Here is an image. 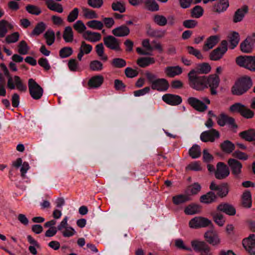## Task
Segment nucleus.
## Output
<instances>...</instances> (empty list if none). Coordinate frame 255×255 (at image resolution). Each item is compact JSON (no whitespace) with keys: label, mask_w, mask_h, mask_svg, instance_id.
Wrapping results in <instances>:
<instances>
[{"label":"nucleus","mask_w":255,"mask_h":255,"mask_svg":"<svg viewBox=\"0 0 255 255\" xmlns=\"http://www.w3.org/2000/svg\"><path fill=\"white\" fill-rule=\"evenodd\" d=\"M248 11L249 7L247 5H244L241 8L237 9L233 15V22L234 23H238L242 21L245 15L248 12Z\"/></svg>","instance_id":"nucleus-21"},{"label":"nucleus","mask_w":255,"mask_h":255,"mask_svg":"<svg viewBox=\"0 0 255 255\" xmlns=\"http://www.w3.org/2000/svg\"><path fill=\"white\" fill-rule=\"evenodd\" d=\"M201 189L200 185L196 182L188 186L187 192H190L192 195H196L201 190Z\"/></svg>","instance_id":"nucleus-61"},{"label":"nucleus","mask_w":255,"mask_h":255,"mask_svg":"<svg viewBox=\"0 0 255 255\" xmlns=\"http://www.w3.org/2000/svg\"><path fill=\"white\" fill-rule=\"evenodd\" d=\"M4 75L7 78V87L10 90H14L15 87L21 92H25L27 90L26 85L24 84L18 76L12 77L9 74L8 69L3 71Z\"/></svg>","instance_id":"nucleus-4"},{"label":"nucleus","mask_w":255,"mask_h":255,"mask_svg":"<svg viewBox=\"0 0 255 255\" xmlns=\"http://www.w3.org/2000/svg\"><path fill=\"white\" fill-rule=\"evenodd\" d=\"M83 37L86 40L95 42L100 41L102 36L100 33L87 30L83 34Z\"/></svg>","instance_id":"nucleus-25"},{"label":"nucleus","mask_w":255,"mask_h":255,"mask_svg":"<svg viewBox=\"0 0 255 255\" xmlns=\"http://www.w3.org/2000/svg\"><path fill=\"white\" fill-rule=\"evenodd\" d=\"M230 174V170L228 166L224 163L219 162L216 165L215 171V177L219 180L226 178Z\"/></svg>","instance_id":"nucleus-13"},{"label":"nucleus","mask_w":255,"mask_h":255,"mask_svg":"<svg viewBox=\"0 0 255 255\" xmlns=\"http://www.w3.org/2000/svg\"><path fill=\"white\" fill-rule=\"evenodd\" d=\"M244 248L251 255H255V235L251 234L243 240Z\"/></svg>","instance_id":"nucleus-16"},{"label":"nucleus","mask_w":255,"mask_h":255,"mask_svg":"<svg viewBox=\"0 0 255 255\" xmlns=\"http://www.w3.org/2000/svg\"><path fill=\"white\" fill-rule=\"evenodd\" d=\"M144 4L145 7L150 11H156L159 10V6L154 0H145Z\"/></svg>","instance_id":"nucleus-48"},{"label":"nucleus","mask_w":255,"mask_h":255,"mask_svg":"<svg viewBox=\"0 0 255 255\" xmlns=\"http://www.w3.org/2000/svg\"><path fill=\"white\" fill-rule=\"evenodd\" d=\"M186 170L199 171L202 170L201 164L199 161H193L189 164L186 167Z\"/></svg>","instance_id":"nucleus-53"},{"label":"nucleus","mask_w":255,"mask_h":255,"mask_svg":"<svg viewBox=\"0 0 255 255\" xmlns=\"http://www.w3.org/2000/svg\"><path fill=\"white\" fill-rule=\"evenodd\" d=\"M229 111L232 113L240 114L242 117L250 119L254 117V112L240 103H236L230 107Z\"/></svg>","instance_id":"nucleus-6"},{"label":"nucleus","mask_w":255,"mask_h":255,"mask_svg":"<svg viewBox=\"0 0 255 255\" xmlns=\"http://www.w3.org/2000/svg\"><path fill=\"white\" fill-rule=\"evenodd\" d=\"M187 103L194 110L202 113L207 110V105L210 104V100L207 97H202L201 100H199L191 97L187 99Z\"/></svg>","instance_id":"nucleus-5"},{"label":"nucleus","mask_w":255,"mask_h":255,"mask_svg":"<svg viewBox=\"0 0 255 255\" xmlns=\"http://www.w3.org/2000/svg\"><path fill=\"white\" fill-rule=\"evenodd\" d=\"M255 46V33L251 36H248L240 44L241 50L246 53H250L252 52Z\"/></svg>","instance_id":"nucleus-12"},{"label":"nucleus","mask_w":255,"mask_h":255,"mask_svg":"<svg viewBox=\"0 0 255 255\" xmlns=\"http://www.w3.org/2000/svg\"><path fill=\"white\" fill-rule=\"evenodd\" d=\"M74 34L71 26H66L63 31V38L66 42H71L73 40Z\"/></svg>","instance_id":"nucleus-38"},{"label":"nucleus","mask_w":255,"mask_h":255,"mask_svg":"<svg viewBox=\"0 0 255 255\" xmlns=\"http://www.w3.org/2000/svg\"><path fill=\"white\" fill-rule=\"evenodd\" d=\"M73 28L79 33L85 32L86 29V27L84 23L80 20L77 21L76 23L73 24Z\"/></svg>","instance_id":"nucleus-60"},{"label":"nucleus","mask_w":255,"mask_h":255,"mask_svg":"<svg viewBox=\"0 0 255 255\" xmlns=\"http://www.w3.org/2000/svg\"><path fill=\"white\" fill-rule=\"evenodd\" d=\"M200 210V207L196 204H191L187 206L184 210L186 215H194L198 213Z\"/></svg>","instance_id":"nucleus-46"},{"label":"nucleus","mask_w":255,"mask_h":255,"mask_svg":"<svg viewBox=\"0 0 255 255\" xmlns=\"http://www.w3.org/2000/svg\"><path fill=\"white\" fill-rule=\"evenodd\" d=\"M112 8L114 11H118L123 13L126 11V7L121 1H114L112 3Z\"/></svg>","instance_id":"nucleus-57"},{"label":"nucleus","mask_w":255,"mask_h":255,"mask_svg":"<svg viewBox=\"0 0 255 255\" xmlns=\"http://www.w3.org/2000/svg\"><path fill=\"white\" fill-rule=\"evenodd\" d=\"M228 39L230 43V48L234 49L238 44L240 41V35L238 32L233 31L228 35Z\"/></svg>","instance_id":"nucleus-30"},{"label":"nucleus","mask_w":255,"mask_h":255,"mask_svg":"<svg viewBox=\"0 0 255 255\" xmlns=\"http://www.w3.org/2000/svg\"><path fill=\"white\" fill-rule=\"evenodd\" d=\"M219 132L214 128L204 131L200 134V139L204 142H214L216 139L219 138Z\"/></svg>","instance_id":"nucleus-14"},{"label":"nucleus","mask_w":255,"mask_h":255,"mask_svg":"<svg viewBox=\"0 0 255 255\" xmlns=\"http://www.w3.org/2000/svg\"><path fill=\"white\" fill-rule=\"evenodd\" d=\"M191 228L198 229L205 228L207 226L213 227V225L211 220L203 217H195L192 219L189 223Z\"/></svg>","instance_id":"nucleus-9"},{"label":"nucleus","mask_w":255,"mask_h":255,"mask_svg":"<svg viewBox=\"0 0 255 255\" xmlns=\"http://www.w3.org/2000/svg\"><path fill=\"white\" fill-rule=\"evenodd\" d=\"M126 61L122 58H115L113 59L112 62V65L118 68H121L126 66Z\"/></svg>","instance_id":"nucleus-59"},{"label":"nucleus","mask_w":255,"mask_h":255,"mask_svg":"<svg viewBox=\"0 0 255 255\" xmlns=\"http://www.w3.org/2000/svg\"><path fill=\"white\" fill-rule=\"evenodd\" d=\"M162 100L167 104L171 106H177L182 103V100L180 96L171 94H166L162 97Z\"/></svg>","instance_id":"nucleus-18"},{"label":"nucleus","mask_w":255,"mask_h":255,"mask_svg":"<svg viewBox=\"0 0 255 255\" xmlns=\"http://www.w3.org/2000/svg\"><path fill=\"white\" fill-rule=\"evenodd\" d=\"M218 212H223L229 216L236 214V210L233 205L228 203H221L217 207Z\"/></svg>","instance_id":"nucleus-19"},{"label":"nucleus","mask_w":255,"mask_h":255,"mask_svg":"<svg viewBox=\"0 0 255 255\" xmlns=\"http://www.w3.org/2000/svg\"><path fill=\"white\" fill-rule=\"evenodd\" d=\"M203 8L200 5H196L191 11V16L192 17L198 18L203 14Z\"/></svg>","instance_id":"nucleus-49"},{"label":"nucleus","mask_w":255,"mask_h":255,"mask_svg":"<svg viewBox=\"0 0 255 255\" xmlns=\"http://www.w3.org/2000/svg\"><path fill=\"white\" fill-rule=\"evenodd\" d=\"M28 86L30 95L33 99L37 100L42 97L43 94V90L34 80L32 78L29 79L28 82Z\"/></svg>","instance_id":"nucleus-8"},{"label":"nucleus","mask_w":255,"mask_h":255,"mask_svg":"<svg viewBox=\"0 0 255 255\" xmlns=\"http://www.w3.org/2000/svg\"><path fill=\"white\" fill-rule=\"evenodd\" d=\"M104 43L105 46L115 51H120V40L112 35H108L103 39Z\"/></svg>","instance_id":"nucleus-15"},{"label":"nucleus","mask_w":255,"mask_h":255,"mask_svg":"<svg viewBox=\"0 0 255 255\" xmlns=\"http://www.w3.org/2000/svg\"><path fill=\"white\" fill-rule=\"evenodd\" d=\"M191 246L195 252L200 253V255H213L210 247L205 242L193 240Z\"/></svg>","instance_id":"nucleus-10"},{"label":"nucleus","mask_w":255,"mask_h":255,"mask_svg":"<svg viewBox=\"0 0 255 255\" xmlns=\"http://www.w3.org/2000/svg\"><path fill=\"white\" fill-rule=\"evenodd\" d=\"M211 67L210 65L207 63H203L198 64L195 68V73L198 74H207L211 70Z\"/></svg>","instance_id":"nucleus-35"},{"label":"nucleus","mask_w":255,"mask_h":255,"mask_svg":"<svg viewBox=\"0 0 255 255\" xmlns=\"http://www.w3.org/2000/svg\"><path fill=\"white\" fill-rule=\"evenodd\" d=\"M153 21L155 23L159 26H164L167 24V20L166 18L161 15L156 14L153 17Z\"/></svg>","instance_id":"nucleus-58"},{"label":"nucleus","mask_w":255,"mask_h":255,"mask_svg":"<svg viewBox=\"0 0 255 255\" xmlns=\"http://www.w3.org/2000/svg\"><path fill=\"white\" fill-rule=\"evenodd\" d=\"M228 164L231 168L232 173L237 178L240 176L242 173V164L239 160H228Z\"/></svg>","instance_id":"nucleus-20"},{"label":"nucleus","mask_w":255,"mask_h":255,"mask_svg":"<svg viewBox=\"0 0 255 255\" xmlns=\"http://www.w3.org/2000/svg\"><path fill=\"white\" fill-rule=\"evenodd\" d=\"M219 37L217 35H212L209 37L203 46L204 51H208L212 49L218 42Z\"/></svg>","instance_id":"nucleus-23"},{"label":"nucleus","mask_w":255,"mask_h":255,"mask_svg":"<svg viewBox=\"0 0 255 255\" xmlns=\"http://www.w3.org/2000/svg\"><path fill=\"white\" fill-rule=\"evenodd\" d=\"M190 200V198L188 195L184 194H179L172 197V202L176 205L185 203Z\"/></svg>","instance_id":"nucleus-33"},{"label":"nucleus","mask_w":255,"mask_h":255,"mask_svg":"<svg viewBox=\"0 0 255 255\" xmlns=\"http://www.w3.org/2000/svg\"><path fill=\"white\" fill-rule=\"evenodd\" d=\"M86 25L89 28L96 30H101L104 27L102 21L94 19L88 21Z\"/></svg>","instance_id":"nucleus-42"},{"label":"nucleus","mask_w":255,"mask_h":255,"mask_svg":"<svg viewBox=\"0 0 255 255\" xmlns=\"http://www.w3.org/2000/svg\"><path fill=\"white\" fill-rule=\"evenodd\" d=\"M219 77L217 75L212 76L209 78L206 76V88L208 86L210 88L211 95H215L217 94L216 89L219 86Z\"/></svg>","instance_id":"nucleus-17"},{"label":"nucleus","mask_w":255,"mask_h":255,"mask_svg":"<svg viewBox=\"0 0 255 255\" xmlns=\"http://www.w3.org/2000/svg\"><path fill=\"white\" fill-rule=\"evenodd\" d=\"M18 52L21 55H26L28 53L29 47L24 40L21 41L18 45Z\"/></svg>","instance_id":"nucleus-54"},{"label":"nucleus","mask_w":255,"mask_h":255,"mask_svg":"<svg viewBox=\"0 0 255 255\" xmlns=\"http://www.w3.org/2000/svg\"><path fill=\"white\" fill-rule=\"evenodd\" d=\"M206 240L210 244L215 246L219 244L220 239L217 234L213 231H207L204 235Z\"/></svg>","instance_id":"nucleus-26"},{"label":"nucleus","mask_w":255,"mask_h":255,"mask_svg":"<svg viewBox=\"0 0 255 255\" xmlns=\"http://www.w3.org/2000/svg\"><path fill=\"white\" fill-rule=\"evenodd\" d=\"M189 154L192 158L199 157L201 154V150L200 146L197 144H194L189 149Z\"/></svg>","instance_id":"nucleus-43"},{"label":"nucleus","mask_w":255,"mask_h":255,"mask_svg":"<svg viewBox=\"0 0 255 255\" xmlns=\"http://www.w3.org/2000/svg\"><path fill=\"white\" fill-rule=\"evenodd\" d=\"M145 76L151 84V88L159 92H165L169 87L168 81L164 78H157L156 76L149 72L145 73Z\"/></svg>","instance_id":"nucleus-2"},{"label":"nucleus","mask_w":255,"mask_h":255,"mask_svg":"<svg viewBox=\"0 0 255 255\" xmlns=\"http://www.w3.org/2000/svg\"><path fill=\"white\" fill-rule=\"evenodd\" d=\"M236 62L240 67L255 71V56L241 55L236 58Z\"/></svg>","instance_id":"nucleus-7"},{"label":"nucleus","mask_w":255,"mask_h":255,"mask_svg":"<svg viewBox=\"0 0 255 255\" xmlns=\"http://www.w3.org/2000/svg\"><path fill=\"white\" fill-rule=\"evenodd\" d=\"M26 10L30 14H34L38 15L40 14L41 12V10L37 6L31 5V4H28L26 7Z\"/></svg>","instance_id":"nucleus-62"},{"label":"nucleus","mask_w":255,"mask_h":255,"mask_svg":"<svg viewBox=\"0 0 255 255\" xmlns=\"http://www.w3.org/2000/svg\"><path fill=\"white\" fill-rule=\"evenodd\" d=\"M227 41L225 40L221 42V46L214 49L210 54L209 57L211 60H220L228 50Z\"/></svg>","instance_id":"nucleus-11"},{"label":"nucleus","mask_w":255,"mask_h":255,"mask_svg":"<svg viewBox=\"0 0 255 255\" xmlns=\"http://www.w3.org/2000/svg\"><path fill=\"white\" fill-rule=\"evenodd\" d=\"M12 164L16 168H20L21 176L25 178V174L30 168L29 164L26 162H22V160H15Z\"/></svg>","instance_id":"nucleus-27"},{"label":"nucleus","mask_w":255,"mask_h":255,"mask_svg":"<svg viewBox=\"0 0 255 255\" xmlns=\"http://www.w3.org/2000/svg\"><path fill=\"white\" fill-rule=\"evenodd\" d=\"M239 135L241 138L248 142H253L255 145V129L249 128L240 132Z\"/></svg>","instance_id":"nucleus-22"},{"label":"nucleus","mask_w":255,"mask_h":255,"mask_svg":"<svg viewBox=\"0 0 255 255\" xmlns=\"http://www.w3.org/2000/svg\"><path fill=\"white\" fill-rule=\"evenodd\" d=\"M217 195L213 191H209L200 197V202L205 204H210L216 201Z\"/></svg>","instance_id":"nucleus-29"},{"label":"nucleus","mask_w":255,"mask_h":255,"mask_svg":"<svg viewBox=\"0 0 255 255\" xmlns=\"http://www.w3.org/2000/svg\"><path fill=\"white\" fill-rule=\"evenodd\" d=\"M112 32L116 37H124L129 34L130 30L127 25L123 24L113 29Z\"/></svg>","instance_id":"nucleus-24"},{"label":"nucleus","mask_w":255,"mask_h":255,"mask_svg":"<svg viewBox=\"0 0 255 255\" xmlns=\"http://www.w3.org/2000/svg\"><path fill=\"white\" fill-rule=\"evenodd\" d=\"M96 51L98 55L101 57V60L104 61H107L108 56L107 55H104V47L103 43H101L96 45Z\"/></svg>","instance_id":"nucleus-56"},{"label":"nucleus","mask_w":255,"mask_h":255,"mask_svg":"<svg viewBox=\"0 0 255 255\" xmlns=\"http://www.w3.org/2000/svg\"><path fill=\"white\" fill-rule=\"evenodd\" d=\"M186 49L188 51V53L189 54L194 55L197 59L201 60L204 58V57L202 55L200 51L197 49H195L193 47L191 46H188L186 47Z\"/></svg>","instance_id":"nucleus-51"},{"label":"nucleus","mask_w":255,"mask_h":255,"mask_svg":"<svg viewBox=\"0 0 255 255\" xmlns=\"http://www.w3.org/2000/svg\"><path fill=\"white\" fill-rule=\"evenodd\" d=\"M229 191V185L227 183H223L219 185V187L217 190V196L223 198L226 197Z\"/></svg>","instance_id":"nucleus-41"},{"label":"nucleus","mask_w":255,"mask_h":255,"mask_svg":"<svg viewBox=\"0 0 255 255\" xmlns=\"http://www.w3.org/2000/svg\"><path fill=\"white\" fill-rule=\"evenodd\" d=\"M199 75L195 73V70H192L188 75L190 86L197 91L206 88V76Z\"/></svg>","instance_id":"nucleus-3"},{"label":"nucleus","mask_w":255,"mask_h":255,"mask_svg":"<svg viewBox=\"0 0 255 255\" xmlns=\"http://www.w3.org/2000/svg\"><path fill=\"white\" fill-rule=\"evenodd\" d=\"M155 63L154 58L149 57H141L137 59V64L139 66L144 68L149 66L150 64Z\"/></svg>","instance_id":"nucleus-34"},{"label":"nucleus","mask_w":255,"mask_h":255,"mask_svg":"<svg viewBox=\"0 0 255 255\" xmlns=\"http://www.w3.org/2000/svg\"><path fill=\"white\" fill-rule=\"evenodd\" d=\"M73 52V49L70 47H64L59 51V56L61 58H65L70 56Z\"/></svg>","instance_id":"nucleus-55"},{"label":"nucleus","mask_w":255,"mask_h":255,"mask_svg":"<svg viewBox=\"0 0 255 255\" xmlns=\"http://www.w3.org/2000/svg\"><path fill=\"white\" fill-rule=\"evenodd\" d=\"M104 82V77L102 75H96L91 77L88 85L90 88H97L99 87Z\"/></svg>","instance_id":"nucleus-28"},{"label":"nucleus","mask_w":255,"mask_h":255,"mask_svg":"<svg viewBox=\"0 0 255 255\" xmlns=\"http://www.w3.org/2000/svg\"><path fill=\"white\" fill-rule=\"evenodd\" d=\"M89 67L90 69L93 71H100L103 69L102 63L97 60L91 61Z\"/></svg>","instance_id":"nucleus-50"},{"label":"nucleus","mask_w":255,"mask_h":255,"mask_svg":"<svg viewBox=\"0 0 255 255\" xmlns=\"http://www.w3.org/2000/svg\"><path fill=\"white\" fill-rule=\"evenodd\" d=\"M182 72V69L179 66L167 67L165 70V73L169 77H174L180 74Z\"/></svg>","instance_id":"nucleus-31"},{"label":"nucleus","mask_w":255,"mask_h":255,"mask_svg":"<svg viewBox=\"0 0 255 255\" xmlns=\"http://www.w3.org/2000/svg\"><path fill=\"white\" fill-rule=\"evenodd\" d=\"M220 147L223 151L228 153H231L235 149V144L229 140H225L220 144Z\"/></svg>","instance_id":"nucleus-37"},{"label":"nucleus","mask_w":255,"mask_h":255,"mask_svg":"<svg viewBox=\"0 0 255 255\" xmlns=\"http://www.w3.org/2000/svg\"><path fill=\"white\" fill-rule=\"evenodd\" d=\"M253 85L250 77L244 76L237 79L231 88L233 95L241 96L246 93Z\"/></svg>","instance_id":"nucleus-1"},{"label":"nucleus","mask_w":255,"mask_h":255,"mask_svg":"<svg viewBox=\"0 0 255 255\" xmlns=\"http://www.w3.org/2000/svg\"><path fill=\"white\" fill-rule=\"evenodd\" d=\"M82 10L83 12V15L86 18L94 19L97 18L98 17V15L93 10L86 7H83Z\"/></svg>","instance_id":"nucleus-52"},{"label":"nucleus","mask_w":255,"mask_h":255,"mask_svg":"<svg viewBox=\"0 0 255 255\" xmlns=\"http://www.w3.org/2000/svg\"><path fill=\"white\" fill-rule=\"evenodd\" d=\"M46 28V24L42 21L37 23L34 28L31 32V35L38 36L42 33Z\"/></svg>","instance_id":"nucleus-39"},{"label":"nucleus","mask_w":255,"mask_h":255,"mask_svg":"<svg viewBox=\"0 0 255 255\" xmlns=\"http://www.w3.org/2000/svg\"><path fill=\"white\" fill-rule=\"evenodd\" d=\"M46 4L47 7L51 10L59 13H62L63 11V7L61 4L55 2L52 0H47Z\"/></svg>","instance_id":"nucleus-32"},{"label":"nucleus","mask_w":255,"mask_h":255,"mask_svg":"<svg viewBox=\"0 0 255 255\" xmlns=\"http://www.w3.org/2000/svg\"><path fill=\"white\" fill-rule=\"evenodd\" d=\"M229 6L228 0H221L219 2L214 5V9L215 11L220 13L226 11Z\"/></svg>","instance_id":"nucleus-36"},{"label":"nucleus","mask_w":255,"mask_h":255,"mask_svg":"<svg viewBox=\"0 0 255 255\" xmlns=\"http://www.w3.org/2000/svg\"><path fill=\"white\" fill-rule=\"evenodd\" d=\"M212 216L214 222L219 226L222 227L224 225L225 220L224 215L218 212H214L212 214Z\"/></svg>","instance_id":"nucleus-47"},{"label":"nucleus","mask_w":255,"mask_h":255,"mask_svg":"<svg viewBox=\"0 0 255 255\" xmlns=\"http://www.w3.org/2000/svg\"><path fill=\"white\" fill-rule=\"evenodd\" d=\"M242 203L244 206L250 208L252 206L251 194L250 191H246L242 196Z\"/></svg>","instance_id":"nucleus-45"},{"label":"nucleus","mask_w":255,"mask_h":255,"mask_svg":"<svg viewBox=\"0 0 255 255\" xmlns=\"http://www.w3.org/2000/svg\"><path fill=\"white\" fill-rule=\"evenodd\" d=\"M44 37L46 40V43L50 46L54 43L55 40L54 32L51 29H48L44 34Z\"/></svg>","instance_id":"nucleus-44"},{"label":"nucleus","mask_w":255,"mask_h":255,"mask_svg":"<svg viewBox=\"0 0 255 255\" xmlns=\"http://www.w3.org/2000/svg\"><path fill=\"white\" fill-rule=\"evenodd\" d=\"M79 14V9L78 8H74L67 16V21L69 22H74L78 16Z\"/></svg>","instance_id":"nucleus-64"},{"label":"nucleus","mask_w":255,"mask_h":255,"mask_svg":"<svg viewBox=\"0 0 255 255\" xmlns=\"http://www.w3.org/2000/svg\"><path fill=\"white\" fill-rule=\"evenodd\" d=\"M19 34L18 32H15L10 35H8L5 38L6 42L8 44L15 43L18 40Z\"/></svg>","instance_id":"nucleus-63"},{"label":"nucleus","mask_w":255,"mask_h":255,"mask_svg":"<svg viewBox=\"0 0 255 255\" xmlns=\"http://www.w3.org/2000/svg\"><path fill=\"white\" fill-rule=\"evenodd\" d=\"M12 25L6 20L0 21V37H4L8 32L7 28H12Z\"/></svg>","instance_id":"nucleus-40"}]
</instances>
